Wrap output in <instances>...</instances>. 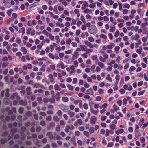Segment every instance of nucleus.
I'll list each match as a JSON object with an SVG mask.
<instances>
[{
  "label": "nucleus",
  "mask_w": 148,
  "mask_h": 148,
  "mask_svg": "<svg viewBox=\"0 0 148 148\" xmlns=\"http://www.w3.org/2000/svg\"><path fill=\"white\" fill-rule=\"evenodd\" d=\"M80 18L81 20L82 21L83 23L84 24H85L86 23V22L84 16L83 15H82L81 16Z\"/></svg>",
  "instance_id": "25"
},
{
  "label": "nucleus",
  "mask_w": 148,
  "mask_h": 148,
  "mask_svg": "<svg viewBox=\"0 0 148 148\" xmlns=\"http://www.w3.org/2000/svg\"><path fill=\"white\" fill-rule=\"evenodd\" d=\"M35 119L38 120V114H34L33 115Z\"/></svg>",
  "instance_id": "28"
},
{
  "label": "nucleus",
  "mask_w": 148,
  "mask_h": 148,
  "mask_svg": "<svg viewBox=\"0 0 148 148\" xmlns=\"http://www.w3.org/2000/svg\"><path fill=\"white\" fill-rule=\"evenodd\" d=\"M39 84L36 83L33 84V86L35 88H37L39 86Z\"/></svg>",
  "instance_id": "54"
},
{
  "label": "nucleus",
  "mask_w": 148,
  "mask_h": 148,
  "mask_svg": "<svg viewBox=\"0 0 148 148\" xmlns=\"http://www.w3.org/2000/svg\"><path fill=\"white\" fill-rule=\"evenodd\" d=\"M72 46L74 47H77V43L75 42H73L71 43Z\"/></svg>",
  "instance_id": "62"
},
{
  "label": "nucleus",
  "mask_w": 148,
  "mask_h": 148,
  "mask_svg": "<svg viewBox=\"0 0 148 148\" xmlns=\"http://www.w3.org/2000/svg\"><path fill=\"white\" fill-rule=\"evenodd\" d=\"M32 112L31 111H28L25 114V116L28 117L31 116L32 115Z\"/></svg>",
  "instance_id": "16"
},
{
  "label": "nucleus",
  "mask_w": 148,
  "mask_h": 148,
  "mask_svg": "<svg viewBox=\"0 0 148 148\" xmlns=\"http://www.w3.org/2000/svg\"><path fill=\"white\" fill-rule=\"evenodd\" d=\"M99 59L100 61L102 62H104L105 61V59L103 58L102 56H100L99 58Z\"/></svg>",
  "instance_id": "61"
},
{
  "label": "nucleus",
  "mask_w": 148,
  "mask_h": 148,
  "mask_svg": "<svg viewBox=\"0 0 148 148\" xmlns=\"http://www.w3.org/2000/svg\"><path fill=\"white\" fill-rule=\"evenodd\" d=\"M16 118V116L15 115H13L11 116L10 117V120L11 121H13Z\"/></svg>",
  "instance_id": "51"
},
{
  "label": "nucleus",
  "mask_w": 148,
  "mask_h": 148,
  "mask_svg": "<svg viewBox=\"0 0 148 148\" xmlns=\"http://www.w3.org/2000/svg\"><path fill=\"white\" fill-rule=\"evenodd\" d=\"M135 69L136 67H135L134 66H131L129 69V70L130 72H132L135 70Z\"/></svg>",
  "instance_id": "43"
},
{
  "label": "nucleus",
  "mask_w": 148,
  "mask_h": 148,
  "mask_svg": "<svg viewBox=\"0 0 148 148\" xmlns=\"http://www.w3.org/2000/svg\"><path fill=\"white\" fill-rule=\"evenodd\" d=\"M83 106L84 108L85 109L87 110L88 109V104H87L86 103H84V104L83 105Z\"/></svg>",
  "instance_id": "42"
},
{
  "label": "nucleus",
  "mask_w": 148,
  "mask_h": 148,
  "mask_svg": "<svg viewBox=\"0 0 148 148\" xmlns=\"http://www.w3.org/2000/svg\"><path fill=\"white\" fill-rule=\"evenodd\" d=\"M42 130L41 127L40 126H38L36 129V131L37 132H40Z\"/></svg>",
  "instance_id": "46"
},
{
  "label": "nucleus",
  "mask_w": 148,
  "mask_h": 148,
  "mask_svg": "<svg viewBox=\"0 0 148 148\" xmlns=\"http://www.w3.org/2000/svg\"><path fill=\"white\" fill-rule=\"evenodd\" d=\"M106 79L107 80H109L110 82H112V79L111 78L110 75L109 74L107 75Z\"/></svg>",
  "instance_id": "22"
},
{
  "label": "nucleus",
  "mask_w": 148,
  "mask_h": 148,
  "mask_svg": "<svg viewBox=\"0 0 148 148\" xmlns=\"http://www.w3.org/2000/svg\"><path fill=\"white\" fill-rule=\"evenodd\" d=\"M111 29L110 30V32H113L115 31V26L114 25H111L110 27Z\"/></svg>",
  "instance_id": "13"
},
{
  "label": "nucleus",
  "mask_w": 148,
  "mask_h": 148,
  "mask_svg": "<svg viewBox=\"0 0 148 148\" xmlns=\"http://www.w3.org/2000/svg\"><path fill=\"white\" fill-rule=\"evenodd\" d=\"M97 121V118L95 116H93L90 119V123L91 124L93 125L95 124Z\"/></svg>",
  "instance_id": "2"
},
{
  "label": "nucleus",
  "mask_w": 148,
  "mask_h": 148,
  "mask_svg": "<svg viewBox=\"0 0 148 148\" xmlns=\"http://www.w3.org/2000/svg\"><path fill=\"white\" fill-rule=\"evenodd\" d=\"M48 59V58L47 57H43L41 58H39L38 59V61H42V60H44V61H46Z\"/></svg>",
  "instance_id": "33"
},
{
  "label": "nucleus",
  "mask_w": 148,
  "mask_h": 148,
  "mask_svg": "<svg viewBox=\"0 0 148 148\" xmlns=\"http://www.w3.org/2000/svg\"><path fill=\"white\" fill-rule=\"evenodd\" d=\"M12 12V10L10 9L7 12V13L9 16H10Z\"/></svg>",
  "instance_id": "57"
},
{
  "label": "nucleus",
  "mask_w": 148,
  "mask_h": 148,
  "mask_svg": "<svg viewBox=\"0 0 148 148\" xmlns=\"http://www.w3.org/2000/svg\"><path fill=\"white\" fill-rule=\"evenodd\" d=\"M135 132H139V130H138L139 129V127L138 125L136 124L135 126Z\"/></svg>",
  "instance_id": "36"
},
{
  "label": "nucleus",
  "mask_w": 148,
  "mask_h": 148,
  "mask_svg": "<svg viewBox=\"0 0 148 148\" xmlns=\"http://www.w3.org/2000/svg\"><path fill=\"white\" fill-rule=\"evenodd\" d=\"M10 119V116L7 115L5 117V120L6 121L9 122Z\"/></svg>",
  "instance_id": "52"
},
{
  "label": "nucleus",
  "mask_w": 148,
  "mask_h": 148,
  "mask_svg": "<svg viewBox=\"0 0 148 148\" xmlns=\"http://www.w3.org/2000/svg\"><path fill=\"white\" fill-rule=\"evenodd\" d=\"M115 125L114 124H112L110 126V128L112 130H114L115 129Z\"/></svg>",
  "instance_id": "64"
},
{
  "label": "nucleus",
  "mask_w": 148,
  "mask_h": 148,
  "mask_svg": "<svg viewBox=\"0 0 148 148\" xmlns=\"http://www.w3.org/2000/svg\"><path fill=\"white\" fill-rule=\"evenodd\" d=\"M88 40L90 42H93L94 41V39L92 37H89Z\"/></svg>",
  "instance_id": "58"
},
{
  "label": "nucleus",
  "mask_w": 148,
  "mask_h": 148,
  "mask_svg": "<svg viewBox=\"0 0 148 148\" xmlns=\"http://www.w3.org/2000/svg\"><path fill=\"white\" fill-rule=\"evenodd\" d=\"M16 95V93H14L12 94L10 97V99L12 100H14L15 98Z\"/></svg>",
  "instance_id": "29"
},
{
  "label": "nucleus",
  "mask_w": 148,
  "mask_h": 148,
  "mask_svg": "<svg viewBox=\"0 0 148 148\" xmlns=\"http://www.w3.org/2000/svg\"><path fill=\"white\" fill-rule=\"evenodd\" d=\"M55 126V124L53 122H51L49 124L50 127H54Z\"/></svg>",
  "instance_id": "60"
},
{
  "label": "nucleus",
  "mask_w": 148,
  "mask_h": 148,
  "mask_svg": "<svg viewBox=\"0 0 148 148\" xmlns=\"http://www.w3.org/2000/svg\"><path fill=\"white\" fill-rule=\"evenodd\" d=\"M24 108L23 107H20L19 109L18 110V112L19 113L22 114V113L24 111Z\"/></svg>",
  "instance_id": "19"
},
{
  "label": "nucleus",
  "mask_w": 148,
  "mask_h": 148,
  "mask_svg": "<svg viewBox=\"0 0 148 148\" xmlns=\"http://www.w3.org/2000/svg\"><path fill=\"white\" fill-rule=\"evenodd\" d=\"M82 102V101L81 100H76L74 101V103L75 105L79 103H81Z\"/></svg>",
  "instance_id": "17"
},
{
  "label": "nucleus",
  "mask_w": 148,
  "mask_h": 148,
  "mask_svg": "<svg viewBox=\"0 0 148 148\" xmlns=\"http://www.w3.org/2000/svg\"><path fill=\"white\" fill-rule=\"evenodd\" d=\"M119 34V32L118 30L116 31L114 35V36L115 38H117L118 37V35Z\"/></svg>",
  "instance_id": "55"
},
{
  "label": "nucleus",
  "mask_w": 148,
  "mask_h": 148,
  "mask_svg": "<svg viewBox=\"0 0 148 148\" xmlns=\"http://www.w3.org/2000/svg\"><path fill=\"white\" fill-rule=\"evenodd\" d=\"M115 45L113 43H111L110 44V45H108L107 46V48L109 49H111L113 48L112 46H115Z\"/></svg>",
  "instance_id": "14"
},
{
  "label": "nucleus",
  "mask_w": 148,
  "mask_h": 148,
  "mask_svg": "<svg viewBox=\"0 0 148 148\" xmlns=\"http://www.w3.org/2000/svg\"><path fill=\"white\" fill-rule=\"evenodd\" d=\"M67 87L69 90H73V86L71 85L68 84L67 85Z\"/></svg>",
  "instance_id": "27"
},
{
  "label": "nucleus",
  "mask_w": 148,
  "mask_h": 148,
  "mask_svg": "<svg viewBox=\"0 0 148 148\" xmlns=\"http://www.w3.org/2000/svg\"><path fill=\"white\" fill-rule=\"evenodd\" d=\"M68 114L69 115V116L70 117H72L74 116L75 113L69 110L68 112Z\"/></svg>",
  "instance_id": "11"
},
{
  "label": "nucleus",
  "mask_w": 148,
  "mask_h": 148,
  "mask_svg": "<svg viewBox=\"0 0 148 148\" xmlns=\"http://www.w3.org/2000/svg\"><path fill=\"white\" fill-rule=\"evenodd\" d=\"M49 101L51 103H53L55 102V99L54 98H50Z\"/></svg>",
  "instance_id": "30"
},
{
  "label": "nucleus",
  "mask_w": 148,
  "mask_h": 148,
  "mask_svg": "<svg viewBox=\"0 0 148 148\" xmlns=\"http://www.w3.org/2000/svg\"><path fill=\"white\" fill-rule=\"evenodd\" d=\"M62 113L61 110H59L57 112V114L58 116H61L62 115Z\"/></svg>",
  "instance_id": "48"
},
{
  "label": "nucleus",
  "mask_w": 148,
  "mask_h": 148,
  "mask_svg": "<svg viewBox=\"0 0 148 148\" xmlns=\"http://www.w3.org/2000/svg\"><path fill=\"white\" fill-rule=\"evenodd\" d=\"M56 100L57 101H58L60 100V93L59 92H57L56 94Z\"/></svg>",
  "instance_id": "10"
},
{
  "label": "nucleus",
  "mask_w": 148,
  "mask_h": 148,
  "mask_svg": "<svg viewBox=\"0 0 148 148\" xmlns=\"http://www.w3.org/2000/svg\"><path fill=\"white\" fill-rule=\"evenodd\" d=\"M145 92V90H143L142 91H140L138 93V95L139 96L142 95Z\"/></svg>",
  "instance_id": "50"
},
{
  "label": "nucleus",
  "mask_w": 148,
  "mask_h": 148,
  "mask_svg": "<svg viewBox=\"0 0 148 148\" xmlns=\"http://www.w3.org/2000/svg\"><path fill=\"white\" fill-rule=\"evenodd\" d=\"M6 141H7L6 139H1L0 140V143L2 145L4 144L6 142Z\"/></svg>",
  "instance_id": "37"
},
{
  "label": "nucleus",
  "mask_w": 148,
  "mask_h": 148,
  "mask_svg": "<svg viewBox=\"0 0 148 148\" xmlns=\"http://www.w3.org/2000/svg\"><path fill=\"white\" fill-rule=\"evenodd\" d=\"M98 65L101 68H103L104 66V64L102 62H99V61H98Z\"/></svg>",
  "instance_id": "32"
},
{
  "label": "nucleus",
  "mask_w": 148,
  "mask_h": 148,
  "mask_svg": "<svg viewBox=\"0 0 148 148\" xmlns=\"http://www.w3.org/2000/svg\"><path fill=\"white\" fill-rule=\"evenodd\" d=\"M47 136H49V138L50 139H52L53 138V137L52 134V133L51 132H48L46 134Z\"/></svg>",
  "instance_id": "6"
},
{
  "label": "nucleus",
  "mask_w": 148,
  "mask_h": 148,
  "mask_svg": "<svg viewBox=\"0 0 148 148\" xmlns=\"http://www.w3.org/2000/svg\"><path fill=\"white\" fill-rule=\"evenodd\" d=\"M54 89L56 90L60 91L61 90L60 88L58 86V85L56 84L54 85Z\"/></svg>",
  "instance_id": "9"
},
{
  "label": "nucleus",
  "mask_w": 148,
  "mask_h": 148,
  "mask_svg": "<svg viewBox=\"0 0 148 148\" xmlns=\"http://www.w3.org/2000/svg\"><path fill=\"white\" fill-rule=\"evenodd\" d=\"M113 107L114 110V112H116L119 109V108L115 104L113 105Z\"/></svg>",
  "instance_id": "15"
},
{
  "label": "nucleus",
  "mask_w": 148,
  "mask_h": 148,
  "mask_svg": "<svg viewBox=\"0 0 148 148\" xmlns=\"http://www.w3.org/2000/svg\"><path fill=\"white\" fill-rule=\"evenodd\" d=\"M11 6V4L10 3V0H8L5 4V6L7 8L10 7Z\"/></svg>",
  "instance_id": "12"
},
{
  "label": "nucleus",
  "mask_w": 148,
  "mask_h": 148,
  "mask_svg": "<svg viewBox=\"0 0 148 148\" xmlns=\"http://www.w3.org/2000/svg\"><path fill=\"white\" fill-rule=\"evenodd\" d=\"M53 120L56 122H58L59 121L60 119L57 116H54L53 117Z\"/></svg>",
  "instance_id": "20"
},
{
  "label": "nucleus",
  "mask_w": 148,
  "mask_h": 148,
  "mask_svg": "<svg viewBox=\"0 0 148 148\" xmlns=\"http://www.w3.org/2000/svg\"><path fill=\"white\" fill-rule=\"evenodd\" d=\"M114 145V143L113 142H111L109 143L108 145L107 146L108 147H111L113 146Z\"/></svg>",
  "instance_id": "35"
},
{
  "label": "nucleus",
  "mask_w": 148,
  "mask_h": 148,
  "mask_svg": "<svg viewBox=\"0 0 148 148\" xmlns=\"http://www.w3.org/2000/svg\"><path fill=\"white\" fill-rule=\"evenodd\" d=\"M70 129V127L69 126H67L65 128V131L66 132L68 133L69 131V130Z\"/></svg>",
  "instance_id": "34"
},
{
  "label": "nucleus",
  "mask_w": 148,
  "mask_h": 148,
  "mask_svg": "<svg viewBox=\"0 0 148 148\" xmlns=\"http://www.w3.org/2000/svg\"><path fill=\"white\" fill-rule=\"evenodd\" d=\"M89 132L90 134L93 133L94 132V128L93 127H90L89 130Z\"/></svg>",
  "instance_id": "53"
},
{
  "label": "nucleus",
  "mask_w": 148,
  "mask_h": 148,
  "mask_svg": "<svg viewBox=\"0 0 148 148\" xmlns=\"http://www.w3.org/2000/svg\"><path fill=\"white\" fill-rule=\"evenodd\" d=\"M48 56L52 59H53L55 58L54 56L52 53H49L48 54Z\"/></svg>",
  "instance_id": "41"
},
{
  "label": "nucleus",
  "mask_w": 148,
  "mask_h": 148,
  "mask_svg": "<svg viewBox=\"0 0 148 148\" xmlns=\"http://www.w3.org/2000/svg\"><path fill=\"white\" fill-rule=\"evenodd\" d=\"M9 63H3L2 64V67L3 68L5 67L6 66H8Z\"/></svg>",
  "instance_id": "39"
},
{
  "label": "nucleus",
  "mask_w": 148,
  "mask_h": 148,
  "mask_svg": "<svg viewBox=\"0 0 148 148\" xmlns=\"http://www.w3.org/2000/svg\"><path fill=\"white\" fill-rule=\"evenodd\" d=\"M45 124V122L44 121H42L40 123V125L42 126H44Z\"/></svg>",
  "instance_id": "59"
},
{
  "label": "nucleus",
  "mask_w": 148,
  "mask_h": 148,
  "mask_svg": "<svg viewBox=\"0 0 148 148\" xmlns=\"http://www.w3.org/2000/svg\"><path fill=\"white\" fill-rule=\"evenodd\" d=\"M77 122L79 125H82V120L80 119H79L77 120Z\"/></svg>",
  "instance_id": "49"
},
{
  "label": "nucleus",
  "mask_w": 148,
  "mask_h": 148,
  "mask_svg": "<svg viewBox=\"0 0 148 148\" xmlns=\"http://www.w3.org/2000/svg\"><path fill=\"white\" fill-rule=\"evenodd\" d=\"M55 37V39L56 40V43H58L60 41V40L59 39V36H56Z\"/></svg>",
  "instance_id": "40"
},
{
  "label": "nucleus",
  "mask_w": 148,
  "mask_h": 148,
  "mask_svg": "<svg viewBox=\"0 0 148 148\" xmlns=\"http://www.w3.org/2000/svg\"><path fill=\"white\" fill-rule=\"evenodd\" d=\"M21 51L23 52V53L24 54H25L27 53V50L24 47H21Z\"/></svg>",
  "instance_id": "8"
},
{
  "label": "nucleus",
  "mask_w": 148,
  "mask_h": 148,
  "mask_svg": "<svg viewBox=\"0 0 148 148\" xmlns=\"http://www.w3.org/2000/svg\"><path fill=\"white\" fill-rule=\"evenodd\" d=\"M52 146L54 148H56L57 147V145L55 142H53L51 143Z\"/></svg>",
  "instance_id": "56"
},
{
  "label": "nucleus",
  "mask_w": 148,
  "mask_h": 148,
  "mask_svg": "<svg viewBox=\"0 0 148 148\" xmlns=\"http://www.w3.org/2000/svg\"><path fill=\"white\" fill-rule=\"evenodd\" d=\"M96 31L97 28L95 27H94L91 29H88V32L89 33L94 34L96 33Z\"/></svg>",
  "instance_id": "1"
},
{
  "label": "nucleus",
  "mask_w": 148,
  "mask_h": 148,
  "mask_svg": "<svg viewBox=\"0 0 148 148\" xmlns=\"http://www.w3.org/2000/svg\"><path fill=\"white\" fill-rule=\"evenodd\" d=\"M99 37L101 38H102L103 39H106L107 38V36L104 34H101L99 36Z\"/></svg>",
  "instance_id": "26"
},
{
  "label": "nucleus",
  "mask_w": 148,
  "mask_h": 148,
  "mask_svg": "<svg viewBox=\"0 0 148 148\" xmlns=\"http://www.w3.org/2000/svg\"><path fill=\"white\" fill-rule=\"evenodd\" d=\"M80 47L81 49H83V51H85L88 49L85 45H80Z\"/></svg>",
  "instance_id": "23"
},
{
  "label": "nucleus",
  "mask_w": 148,
  "mask_h": 148,
  "mask_svg": "<svg viewBox=\"0 0 148 148\" xmlns=\"http://www.w3.org/2000/svg\"><path fill=\"white\" fill-rule=\"evenodd\" d=\"M60 123L61 125H65V123L62 120H61L60 121Z\"/></svg>",
  "instance_id": "63"
},
{
  "label": "nucleus",
  "mask_w": 148,
  "mask_h": 148,
  "mask_svg": "<svg viewBox=\"0 0 148 148\" xmlns=\"http://www.w3.org/2000/svg\"><path fill=\"white\" fill-rule=\"evenodd\" d=\"M131 27L132 28H133V29H132V30H134L135 32H137L139 28V27L137 26H136L135 27H134V26H132Z\"/></svg>",
  "instance_id": "18"
},
{
  "label": "nucleus",
  "mask_w": 148,
  "mask_h": 148,
  "mask_svg": "<svg viewBox=\"0 0 148 148\" xmlns=\"http://www.w3.org/2000/svg\"><path fill=\"white\" fill-rule=\"evenodd\" d=\"M84 13L88 14L90 12V10L88 8H86V9L83 11Z\"/></svg>",
  "instance_id": "45"
},
{
  "label": "nucleus",
  "mask_w": 148,
  "mask_h": 148,
  "mask_svg": "<svg viewBox=\"0 0 148 148\" xmlns=\"http://www.w3.org/2000/svg\"><path fill=\"white\" fill-rule=\"evenodd\" d=\"M21 42V40L19 38L17 37L16 38V42L17 44H20Z\"/></svg>",
  "instance_id": "31"
},
{
  "label": "nucleus",
  "mask_w": 148,
  "mask_h": 148,
  "mask_svg": "<svg viewBox=\"0 0 148 148\" xmlns=\"http://www.w3.org/2000/svg\"><path fill=\"white\" fill-rule=\"evenodd\" d=\"M120 75H119L117 74L115 78L116 79V83L119 82L120 79Z\"/></svg>",
  "instance_id": "24"
},
{
  "label": "nucleus",
  "mask_w": 148,
  "mask_h": 148,
  "mask_svg": "<svg viewBox=\"0 0 148 148\" xmlns=\"http://www.w3.org/2000/svg\"><path fill=\"white\" fill-rule=\"evenodd\" d=\"M62 99L63 101L67 102L68 101V98L67 97H62Z\"/></svg>",
  "instance_id": "21"
},
{
  "label": "nucleus",
  "mask_w": 148,
  "mask_h": 148,
  "mask_svg": "<svg viewBox=\"0 0 148 148\" xmlns=\"http://www.w3.org/2000/svg\"><path fill=\"white\" fill-rule=\"evenodd\" d=\"M85 93L86 94H93V91L92 89L90 88L87 90L85 92Z\"/></svg>",
  "instance_id": "3"
},
{
  "label": "nucleus",
  "mask_w": 148,
  "mask_h": 148,
  "mask_svg": "<svg viewBox=\"0 0 148 148\" xmlns=\"http://www.w3.org/2000/svg\"><path fill=\"white\" fill-rule=\"evenodd\" d=\"M3 102L5 104L7 105L10 103V100L8 98H5L3 99Z\"/></svg>",
  "instance_id": "4"
},
{
  "label": "nucleus",
  "mask_w": 148,
  "mask_h": 148,
  "mask_svg": "<svg viewBox=\"0 0 148 148\" xmlns=\"http://www.w3.org/2000/svg\"><path fill=\"white\" fill-rule=\"evenodd\" d=\"M84 134L87 137H89V133H88V132L87 131H84Z\"/></svg>",
  "instance_id": "44"
},
{
  "label": "nucleus",
  "mask_w": 148,
  "mask_h": 148,
  "mask_svg": "<svg viewBox=\"0 0 148 148\" xmlns=\"http://www.w3.org/2000/svg\"><path fill=\"white\" fill-rule=\"evenodd\" d=\"M110 131L108 130H106V134L105 136L106 137H108L109 135Z\"/></svg>",
  "instance_id": "47"
},
{
  "label": "nucleus",
  "mask_w": 148,
  "mask_h": 148,
  "mask_svg": "<svg viewBox=\"0 0 148 148\" xmlns=\"http://www.w3.org/2000/svg\"><path fill=\"white\" fill-rule=\"evenodd\" d=\"M17 131V128H12L11 130V132L12 133L16 132Z\"/></svg>",
  "instance_id": "38"
},
{
  "label": "nucleus",
  "mask_w": 148,
  "mask_h": 148,
  "mask_svg": "<svg viewBox=\"0 0 148 148\" xmlns=\"http://www.w3.org/2000/svg\"><path fill=\"white\" fill-rule=\"evenodd\" d=\"M26 90L27 92V95H29L31 94V88L30 87H27L26 89Z\"/></svg>",
  "instance_id": "7"
},
{
  "label": "nucleus",
  "mask_w": 148,
  "mask_h": 148,
  "mask_svg": "<svg viewBox=\"0 0 148 148\" xmlns=\"http://www.w3.org/2000/svg\"><path fill=\"white\" fill-rule=\"evenodd\" d=\"M48 77L50 79V81L51 83H53L54 81V79L53 78V75L51 74L48 75Z\"/></svg>",
  "instance_id": "5"
}]
</instances>
